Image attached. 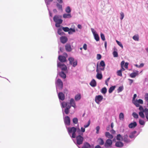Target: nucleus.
<instances>
[{"label": "nucleus", "mask_w": 148, "mask_h": 148, "mask_svg": "<svg viewBox=\"0 0 148 148\" xmlns=\"http://www.w3.org/2000/svg\"><path fill=\"white\" fill-rule=\"evenodd\" d=\"M67 129L69 134L72 138H75L76 137L75 132H77V127H71L67 128Z\"/></svg>", "instance_id": "nucleus-1"}, {"label": "nucleus", "mask_w": 148, "mask_h": 148, "mask_svg": "<svg viewBox=\"0 0 148 148\" xmlns=\"http://www.w3.org/2000/svg\"><path fill=\"white\" fill-rule=\"evenodd\" d=\"M83 135L79 134L77 136H76V143L73 140L74 143L77 145H79L82 144L83 140L84 138L82 136Z\"/></svg>", "instance_id": "nucleus-2"}, {"label": "nucleus", "mask_w": 148, "mask_h": 148, "mask_svg": "<svg viewBox=\"0 0 148 148\" xmlns=\"http://www.w3.org/2000/svg\"><path fill=\"white\" fill-rule=\"evenodd\" d=\"M56 84L57 92L58 89L61 90L63 88V84L62 81L60 79H58L56 82Z\"/></svg>", "instance_id": "nucleus-3"}, {"label": "nucleus", "mask_w": 148, "mask_h": 148, "mask_svg": "<svg viewBox=\"0 0 148 148\" xmlns=\"http://www.w3.org/2000/svg\"><path fill=\"white\" fill-rule=\"evenodd\" d=\"M68 60L69 62V64L73 66V67H75L77 65V60L74 61V59L73 57H70L69 58Z\"/></svg>", "instance_id": "nucleus-4"}, {"label": "nucleus", "mask_w": 148, "mask_h": 148, "mask_svg": "<svg viewBox=\"0 0 148 148\" xmlns=\"http://www.w3.org/2000/svg\"><path fill=\"white\" fill-rule=\"evenodd\" d=\"M57 67L60 68L62 71H65L67 69V67L65 65L58 61H57Z\"/></svg>", "instance_id": "nucleus-5"}, {"label": "nucleus", "mask_w": 148, "mask_h": 148, "mask_svg": "<svg viewBox=\"0 0 148 148\" xmlns=\"http://www.w3.org/2000/svg\"><path fill=\"white\" fill-rule=\"evenodd\" d=\"M91 30L94 36L95 39L97 41H99V37L98 34L92 28H91Z\"/></svg>", "instance_id": "nucleus-6"}, {"label": "nucleus", "mask_w": 148, "mask_h": 148, "mask_svg": "<svg viewBox=\"0 0 148 148\" xmlns=\"http://www.w3.org/2000/svg\"><path fill=\"white\" fill-rule=\"evenodd\" d=\"M103 97L101 95H98L96 96L95 101V102L97 104H99L100 102L102 100Z\"/></svg>", "instance_id": "nucleus-7"}, {"label": "nucleus", "mask_w": 148, "mask_h": 148, "mask_svg": "<svg viewBox=\"0 0 148 148\" xmlns=\"http://www.w3.org/2000/svg\"><path fill=\"white\" fill-rule=\"evenodd\" d=\"M54 21L56 23H62V20L59 18V16L58 15H55L53 18Z\"/></svg>", "instance_id": "nucleus-8"}, {"label": "nucleus", "mask_w": 148, "mask_h": 148, "mask_svg": "<svg viewBox=\"0 0 148 148\" xmlns=\"http://www.w3.org/2000/svg\"><path fill=\"white\" fill-rule=\"evenodd\" d=\"M143 103V101L141 99H139L138 100H136V101H133V103L137 107H139V103L142 104Z\"/></svg>", "instance_id": "nucleus-9"}, {"label": "nucleus", "mask_w": 148, "mask_h": 148, "mask_svg": "<svg viewBox=\"0 0 148 148\" xmlns=\"http://www.w3.org/2000/svg\"><path fill=\"white\" fill-rule=\"evenodd\" d=\"M58 59L60 62L62 63L65 62L67 61L66 57L63 56L59 55L58 57Z\"/></svg>", "instance_id": "nucleus-10"}, {"label": "nucleus", "mask_w": 148, "mask_h": 148, "mask_svg": "<svg viewBox=\"0 0 148 148\" xmlns=\"http://www.w3.org/2000/svg\"><path fill=\"white\" fill-rule=\"evenodd\" d=\"M112 141L110 139H107L105 143L104 146L105 147L108 148L110 147L112 144Z\"/></svg>", "instance_id": "nucleus-11"}, {"label": "nucleus", "mask_w": 148, "mask_h": 148, "mask_svg": "<svg viewBox=\"0 0 148 148\" xmlns=\"http://www.w3.org/2000/svg\"><path fill=\"white\" fill-rule=\"evenodd\" d=\"M136 132V131L135 130H134L133 132H132L129 135V137L132 139L134 138H135L137 135H138L140 133V132H139L136 135H135V134Z\"/></svg>", "instance_id": "nucleus-12"}, {"label": "nucleus", "mask_w": 148, "mask_h": 148, "mask_svg": "<svg viewBox=\"0 0 148 148\" xmlns=\"http://www.w3.org/2000/svg\"><path fill=\"white\" fill-rule=\"evenodd\" d=\"M77 133H78V134H80L83 135V133L85 132V128L84 127H81V130L79 128L77 127Z\"/></svg>", "instance_id": "nucleus-13"}, {"label": "nucleus", "mask_w": 148, "mask_h": 148, "mask_svg": "<svg viewBox=\"0 0 148 148\" xmlns=\"http://www.w3.org/2000/svg\"><path fill=\"white\" fill-rule=\"evenodd\" d=\"M105 64L103 60L101 61L99 64V67H100V69L102 71H103L105 70Z\"/></svg>", "instance_id": "nucleus-14"}, {"label": "nucleus", "mask_w": 148, "mask_h": 148, "mask_svg": "<svg viewBox=\"0 0 148 148\" xmlns=\"http://www.w3.org/2000/svg\"><path fill=\"white\" fill-rule=\"evenodd\" d=\"M79 148H91V146L88 142H85L84 143L83 145L81 147L78 146Z\"/></svg>", "instance_id": "nucleus-15"}, {"label": "nucleus", "mask_w": 148, "mask_h": 148, "mask_svg": "<svg viewBox=\"0 0 148 148\" xmlns=\"http://www.w3.org/2000/svg\"><path fill=\"white\" fill-rule=\"evenodd\" d=\"M70 103L71 106L73 107L74 108H75L76 106L75 103L74 99L73 98H71L70 100Z\"/></svg>", "instance_id": "nucleus-16"}, {"label": "nucleus", "mask_w": 148, "mask_h": 148, "mask_svg": "<svg viewBox=\"0 0 148 148\" xmlns=\"http://www.w3.org/2000/svg\"><path fill=\"white\" fill-rule=\"evenodd\" d=\"M60 40L62 43L64 44L67 42L68 40V38L66 36H62L60 38Z\"/></svg>", "instance_id": "nucleus-17"}, {"label": "nucleus", "mask_w": 148, "mask_h": 148, "mask_svg": "<svg viewBox=\"0 0 148 148\" xmlns=\"http://www.w3.org/2000/svg\"><path fill=\"white\" fill-rule=\"evenodd\" d=\"M58 97L59 99L63 101L65 99L64 94L62 92H59L58 94Z\"/></svg>", "instance_id": "nucleus-18"}, {"label": "nucleus", "mask_w": 148, "mask_h": 148, "mask_svg": "<svg viewBox=\"0 0 148 148\" xmlns=\"http://www.w3.org/2000/svg\"><path fill=\"white\" fill-rule=\"evenodd\" d=\"M137 123L136 122L134 121L130 123L128 125L129 127L130 128H134L137 126Z\"/></svg>", "instance_id": "nucleus-19"}, {"label": "nucleus", "mask_w": 148, "mask_h": 148, "mask_svg": "<svg viewBox=\"0 0 148 148\" xmlns=\"http://www.w3.org/2000/svg\"><path fill=\"white\" fill-rule=\"evenodd\" d=\"M115 145L116 147H121L123 146V144L120 141H118L116 143Z\"/></svg>", "instance_id": "nucleus-20"}, {"label": "nucleus", "mask_w": 148, "mask_h": 148, "mask_svg": "<svg viewBox=\"0 0 148 148\" xmlns=\"http://www.w3.org/2000/svg\"><path fill=\"white\" fill-rule=\"evenodd\" d=\"M128 136L127 135H125L123 137V139L122 140L125 143H128L130 142V139L127 138Z\"/></svg>", "instance_id": "nucleus-21"}, {"label": "nucleus", "mask_w": 148, "mask_h": 148, "mask_svg": "<svg viewBox=\"0 0 148 148\" xmlns=\"http://www.w3.org/2000/svg\"><path fill=\"white\" fill-rule=\"evenodd\" d=\"M90 85L92 87H94L96 86L97 83L95 80L93 79L90 83Z\"/></svg>", "instance_id": "nucleus-22"}, {"label": "nucleus", "mask_w": 148, "mask_h": 148, "mask_svg": "<svg viewBox=\"0 0 148 148\" xmlns=\"http://www.w3.org/2000/svg\"><path fill=\"white\" fill-rule=\"evenodd\" d=\"M65 49L66 51L68 52L71 51L72 50L71 47L70 45L66 44L65 45Z\"/></svg>", "instance_id": "nucleus-23"}, {"label": "nucleus", "mask_w": 148, "mask_h": 148, "mask_svg": "<svg viewBox=\"0 0 148 148\" xmlns=\"http://www.w3.org/2000/svg\"><path fill=\"white\" fill-rule=\"evenodd\" d=\"M105 135L106 137L108 138L112 139L113 137V136L110 134L108 132H106L105 134Z\"/></svg>", "instance_id": "nucleus-24"}, {"label": "nucleus", "mask_w": 148, "mask_h": 148, "mask_svg": "<svg viewBox=\"0 0 148 148\" xmlns=\"http://www.w3.org/2000/svg\"><path fill=\"white\" fill-rule=\"evenodd\" d=\"M81 98V95L80 94H78L75 95V99L76 101H79Z\"/></svg>", "instance_id": "nucleus-25"}, {"label": "nucleus", "mask_w": 148, "mask_h": 148, "mask_svg": "<svg viewBox=\"0 0 148 148\" xmlns=\"http://www.w3.org/2000/svg\"><path fill=\"white\" fill-rule=\"evenodd\" d=\"M71 107V106L70 105H69L68 106H67V107H66L64 110V112L66 114H68L69 112V110Z\"/></svg>", "instance_id": "nucleus-26"}, {"label": "nucleus", "mask_w": 148, "mask_h": 148, "mask_svg": "<svg viewBox=\"0 0 148 148\" xmlns=\"http://www.w3.org/2000/svg\"><path fill=\"white\" fill-rule=\"evenodd\" d=\"M138 71H136V72H134L131 73L130 76L132 78L135 77L137 75H138Z\"/></svg>", "instance_id": "nucleus-27"}, {"label": "nucleus", "mask_w": 148, "mask_h": 148, "mask_svg": "<svg viewBox=\"0 0 148 148\" xmlns=\"http://www.w3.org/2000/svg\"><path fill=\"white\" fill-rule=\"evenodd\" d=\"M62 28L61 27L58 29V34L61 36L65 34L64 33L62 32Z\"/></svg>", "instance_id": "nucleus-28"}, {"label": "nucleus", "mask_w": 148, "mask_h": 148, "mask_svg": "<svg viewBox=\"0 0 148 148\" xmlns=\"http://www.w3.org/2000/svg\"><path fill=\"white\" fill-rule=\"evenodd\" d=\"M63 17L64 18H71V14L68 13V14H63Z\"/></svg>", "instance_id": "nucleus-29"}, {"label": "nucleus", "mask_w": 148, "mask_h": 148, "mask_svg": "<svg viewBox=\"0 0 148 148\" xmlns=\"http://www.w3.org/2000/svg\"><path fill=\"white\" fill-rule=\"evenodd\" d=\"M60 76L63 78L64 79L66 77V75L63 72L61 71L59 73Z\"/></svg>", "instance_id": "nucleus-30"}, {"label": "nucleus", "mask_w": 148, "mask_h": 148, "mask_svg": "<svg viewBox=\"0 0 148 148\" xmlns=\"http://www.w3.org/2000/svg\"><path fill=\"white\" fill-rule=\"evenodd\" d=\"M68 103L65 102H63L61 103V107L62 108H64L66 107L67 106H68Z\"/></svg>", "instance_id": "nucleus-31"}, {"label": "nucleus", "mask_w": 148, "mask_h": 148, "mask_svg": "<svg viewBox=\"0 0 148 148\" xmlns=\"http://www.w3.org/2000/svg\"><path fill=\"white\" fill-rule=\"evenodd\" d=\"M146 119L148 120V109L147 108H145L144 111Z\"/></svg>", "instance_id": "nucleus-32"}, {"label": "nucleus", "mask_w": 148, "mask_h": 148, "mask_svg": "<svg viewBox=\"0 0 148 148\" xmlns=\"http://www.w3.org/2000/svg\"><path fill=\"white\" fill-rule=\"evenodd\" d=\"M98 142L99 143V145H103L104 143V142L103 140L101 138L98 139Z\"/></svg>", "instance_id": "nucleus-33"}, {"label": "nucleus", "mask_w": 148, "mask_h": 148, "mask_svg": "<svg viewBox=\"0 0 148 148\" xmlns=\"http://www.w3.org/2000/svg\"><path fill=\"white\" fill-rule=\"evenodd\" d=\"M116 139L117 140L120 141L123 140V137L120 134H118L116 137Z\"/></svg>", "instance_id": "nucleus-34"}, {"label": "nucleus", "mask_w": 148, "mask_h": 148, "mask_svg": "<svg viewBox=\"0 0 148 148\" xmlns=\"http://www.w3.org/2000/svg\"><path fill=\"white\" fill-rule=\"evenodd\" d=\"M96 77L99 79H101L103 77L102 73H97Z\"/></svg>", "instance_id": "nucleus-35"}, {"label": "nucleus", "mask_w": 148, "mask_h": 148, "mask_svg": "<svg viewBox=\"0 0 148 148\" xmlns=\"http://www.w3.org/2000/svg\"><path fill=\"white\" fill-rule=\"evenodd\" d=\"M102 70L100 69V67L99 69L98 68V64H97V69H96V72H97V73H102L101 71Z\"/></svg>", "instance_id": "nucleus-36"}, {"label": "nucleus", "mask_w": 148, "mask_h": 148, "mask_svg": "<svg viewBox=\"0 0 148 148\" xmlns=\"http://www.w3.org/2000/svg\"><path fill=\"white\" fill-rule=\"evenodd\" d=\"M56 5L59 10L62 11V5L58 3H57L56 4Z\"/></svg>", "instance_id": "nucleus-37"}, {"label": "nucleus", "mask_w": 148, "mask_h": 148, "mask_svg": "<svg viewBox=\"0 0 148 148\" xmlns=\"http://www.w3.org/2000/svg\"><path fill=\"white\" fill-rule=\"evenodd\" d=\"M115 88V86H112L109 89L108 91L109 93H112L114 89Z\"/></svg>", "instance_id": "nucleus-38"}, {"label": "nucleus", "mask_w": 148, "mask_h": 148, "mask_svg": "<svg viewBox=\"0 0 148 148\" xmlns=\"http://www.w3.org/2000/svg\"><path fill=\"white\" fill-rule=\"evenodd\" d=\"M47 7L48 8V5H49L51 2H52L53 0H45Z\"/></svg>", "instance_id": "nucleus-39"}, {"label": "nucleus", "mask_w": 148, "mask_h": 148, "mask_svg": "<svg viewBox=\"0 0 148 148\" xmlns=\"http://www.w3.org/2000/svg\"><path fill=\"white\" fill-rule=\"evenodd\" d=\"M107 91V90L106 87H104L102 88L101 90V92L103 94H105L106 93Z\"/></svg>", "instance_id": "nucleus-40"}, {"label": "nucleus", "mask_w": 148, "mask_h": 148, "mask_svg": "<svg viewBox=\"0 0 148 148\" xmlns=\"http://www.w3.org/2000/svg\"><path fill=\"white\" fill-rule=\"evenodd\" d=\"M66 12L67 13H69L71 12V10L69 6H67L65 9Z\"/></svg>", "instance_id": "nucleus-41"}, {"label": "nucleus", "mask_w": 148, "mask_h": 148, "mask_svg": "<svg viewBox=\"0 0 148 148\" xmlns=\"http://www.w3.org/2000/svg\"><path fill=\"white\" fill-rule=\"evenodd\" d=\"M62 29L63 30V31L65 32H67L69 31V28L67 27H62Z\"/></svg>", "instance_id": "nucleus-42"}, {"label": "nucleus", "mask_w": 148, "mask_h": 148, "mask_svg": "<svg viewBox=\"0 0 148 148\" xmlns=\"http://www.w3.org/2000/svg\"><path fill=\"white\" fill-rule=\"evenodd\" d=\"M124 114L122 112L120 113L119 115V117L120 120L123 119H124Z\"/></svg>", "instance_id": "nucleus-43"}, {"label": "nucleus", "mask_w": 148, "mask_h": 148, "mask_svg": "<svg viewBox=\"0 0 148 148\" xmlns=\"http://www.w3.org/2000/svg\"><path fill=\"white\" fill-rule=\"evenodd\" d=\"M112 54L114 57H117L118 56V53L116 51H114L113 52Z\"/></svg>", "instance_id": "nucleus-44"}, {"label": "nucleus", "mask_w": 148, "mask_h": 148, "mask_svg": "<svg viewBox=\"0 0 148 148\" xmlns=\"http://www.w3.org/2000/svg\"><path fill=\"white\" fill-rule=\"evenodd\" d=\"M140 116L142 118H144L145 117V115L144 114V112L141 111L139 113Z\"/></svg>", "instance_id": "nucleus-45"}, {"label": "nucleus", "mask_w": 148, "mask_h": 148, "mask_svg": "<svg viewBox=\"0 0 148 148\" xmlns=\"http://www.w3.org/2000/svg\"><path fill=\"white\" fill-rule=\"evenodd\" d=\"M117 75H118L120 76H122V70H120L117 71Z\"/></svg>", "instance_id": "nucleus-46"}, {"label": "nucleus", "mask_w": 148, "mask_h": 148, "mask_svg": "<svg viewBox=\"0 0 148 148\" xmlns=\"http://www.w3.org/2000/svg\"><path fill=\"white\" fill-rule=\"evenodd\" d=\"M133 39L135 41H138L139 37L138 36L134 35L133 37Z\"/></svg>", "instance_id": "nucleus-47"}, {"label": "nucleus", "mask_w": 148, "mask_h": 148, "mask_svg": "<svg viewBox=\"0 0 148 148\" xmlns=\"http://www.w3.org/2000/svg\"><path fill=\"white\" fill-rule=\"evenodd\" d=\"M100 36L101 38L104 41L105 40V36L103 34L101 33Z\"/></svg>", "instance_id": "nucleus-48"}, {"label": "nucleus", "mask_w": 148, "mask_h": 148, "mask_svg": "<svg viewBox=\"0 0 148 148\" xmlns=\"http://www.w3.org/2000/svg\"><path fill=\"white\" fill-rule=\"evenodd\" d=\"M90 123V121H88V123L84 125V127L86 128L88 127Z\"/></svg>", "instance_id": "nucleus-49"}, {"label": "nucleus", "mask_w": 148, "mask_h": 148, "mask_svg": "<svg viewBox=\"0 0 148 148\" xmlns=\"http://www.w3.org/2000/svg\"><path fill=\"white\" fill-rule=\"evenodd\" d=\"M70 121H64V123L66 127L67 126H69L70 125Z\"/></svg>", "instance_id": "nucleus-50"}, {"label": "nucleus", "mask_w": 148, "mask_h": 148, "mask_svg": "<svg viewBox=\"0 0 148 148\" xmlns=\"http://www.w3.org/2000/svg\"><path fill=\"white\" fill-rule=\"evenodd\" d=\"M123 86H120L118 89V92H121L123 90Z\"/></svg>", "instance_id": "nucleus-51"}, {"label": "nucleus", "mask_w": 148, "mask_h": 148, "mask_svg": "<svg viewBox=\"0 0 148 148\" xmlns=\"http://www.w3.org/2000/svg\"><path fill=\"white\" fill-rule=\"evenodd\" d=\"M120 14L121 15V17L120 18V19L121 20H122L124 18V15L123 12H121L120 13Z\"/></svg>", "instance_id": "nucleus-52"}, {"label": "nucleus", "mask_w": 148, "mask_h": 148, "mask_svg": "<svg viewBox=\"0 0 148 148\" xmlns=\"http://www.w3.org/2000/svg\"><path fill=\"white\" fill-rule=\"evenodd\" d=\"M116 42H117V44L119 45L122 48H123V45H122V43H121V42H120L119 41L116 40Z\"/></svg>", "instance_id": "nucleus-53"}, {"label": "nucleus", "mask_w": 148, "mask_h": 148, "mask_svg": "<svg viewBox=\"0 0 148 148\" xmlns=\"http://www.w3.org/2000/svg\"><path fill=\"white\" fill-rule=\"evenodd\" d=\"M132 116L135 118H137L138 117V114L135 112H133L132 114Z\"/></svg>", "instance_id": "nucleus-54"}, {"label": "nucleus", "mask_w": 148, "mask_h": 148, "mask_svg": "<svg viewBox=\"0 0 148 148\" xmlns=\"http://www.w3.org/2000/svg\"><path fill=\"white\" fill-rule=\"evenodd\" d=\"M100 129V127L99 126H97L96 128V133L97 134L99 133V131Z\"/></svg>", "instance_id": "nucleus-55"}, {"label": "nucleus", "mask_w": 148, "mask_h": 148, "mask_svg": "<svg viewBox=\"0 0 148 148\" xmlns=\"http://www.w3.org/2000/svg\"><path fill=\"white\" fill-rule=\"evenodd\" d=\"M101 58V56L100 54H97V59L98 60L100 59Z\"/></svg>", "instance_id": "nucleus-56"}, {"label": "nucleus", "mask_w": 148, "mask_h": 148, "mask_svg": "<svg viewBox=\"0 0 148 148\" xmlns=\"http://www.w3.org/2000/svg\"><path fill=\"white\" fill-rule=\"evenodd\" d=\"M139 123L141 125H144L145 124V121H139Z\"/></svg>", "instance_id": "nucleus-57"}, {"label": "nucleus", "mask_w": 148, "mask_h": 148, "mask_svg": "<svg viewBox=\"0 0 148 148\" xmlns=\"http://www.w3.org/2000/svg\"><path fill=\"white\" fill-rule=\"evenodd\" d=\"M137 96V95L136 94H134V95L132 99V102L133 103V101H136V100H135V99L136 98Z\"/></svg>", "instance_id": "nucleus-58"}, {"label": "nucleus", "mask_w": 148, "mask_h": 148, "mask_svg": "<svg viewBox=\"0 0 148 148\" xmlns=\"http://www.w3.org/2000/svg\"><path fill=\"white\" fill-rule=\"evenodd\" d=\"M64 120H70V119L68 116H66L64 118Z\"/></svg>", "instance_id": "nucleus-59"}, {"label": "nucleus", "mask_w": 148, "mask_h": 148, "mask_svg": "<svg viewBox=\"0 0 148 148\" xmlns=\"http://www.w3.org/2000/svg\"><path fill=\"white\" fill-rule=\"evenodd\" d=\"M110 78L109 77L105 81V84L107 86H108V82L109 81Z\"/></svg>", "instance_id": "nucleus-60"}, {"label": "nucleus", "mask_w": 148, "mask_h": 148, "mask_svg": "<svg viewBox=\"0 0 148 148\" xmlns=\"http://www.w3.org/2000/svg\"><path fill=\"white\" fill-rule=\"evenodd\" d=\"M87 45L86 44H84V45L83 46V48L85 50H86L87 49Z\"/></svg>", "instance_id": "nucleus-61"}, {"label": "nucleus", "mask_w": 148, "mask_h": 148, "mask_svg": "<svg viewBox=\"0 0 148 148\" xmlns=\"http://www.w3.org/2000/svg\"><path fill=\"white\" fill-rule=\"evenodd\" d=\"M139 107V110L141 111H143L144 112V110L143 107L141 106H140Z\"/></svg>", "instance_id": "nucleus-62"}, {"label": "nucleus", "mask_w": 148, "mask_h": 148, "mask_svg": "<svg viewBox=\"0 0 148 148\" xmlns=\"http://www.w3.org/2000/svg\"><path fill=\"white\" fill-rule=\"evenodd\" d=\"M128 64V63L127 62H126L125 64L124 67L125 68H126V69L127 68Z\"/></svg>", "instance_id": "nucleus-63"}, {"label": "nucleus", "mask_w": 148, "mask_h": 148, "mask_svg": "<svg viewBox=\"0 0 148 148\" xmlns=\"http://www.w3.org/2000/svg\"><path fill=\"white\" fill-rule=\"evenodd\" d=\"M61 24V23H56L55 26L57 27H60V24Z\"/></svg>", "instance_id": "nucleus-64"}]
</instances>
